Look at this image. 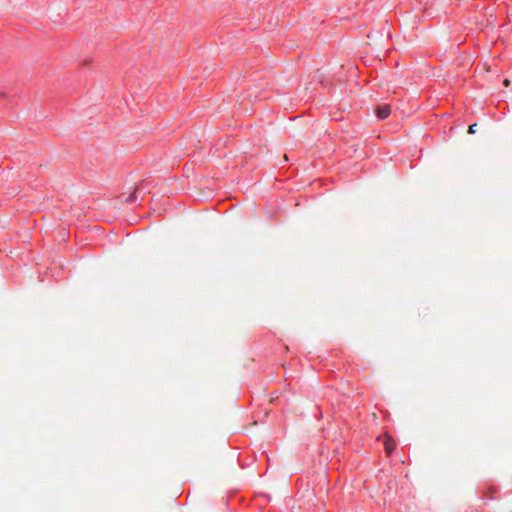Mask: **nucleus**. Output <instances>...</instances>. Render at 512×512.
Here are the masks:
<instances>
[{
    "mask_svg": "<svg viewBox=\"0 0 512 512\" xmlns=\"http://www.w3.org/2000/svg\"><path fill=\"white\" fill-rule=\"evenodd\" d=\"M376 113L379 119H386L391 113V108L389 105L380 106L377 108Z\"/></svg>",
    "mask_w": 512,
    "mask_h": 512,
    "instance_id": "nucleus-1",
    "label": "nucleus"
},
{
    "mask_svg": "<svg viewBox=\"0 0 512 512\" xmlns=\"http://www.w3.org/2000/svg\"><path fill=\"white\" fill-rule=\"evenodd\" d=\"M384 437H385V441H384L385 451L389 455L393 452V450L395 448V443H394V440L390 436L385 435Z\"/></svg>",
    "mask_w": 512,
    "mask_h": 512,
    "instance_id": "nucleus-2",
    "label": "nucleus"
},
{
    "mask_svg": "<svg viewBox=\"0 0 512 512\" xmlns=\"http://www.w3.org/2000/svg\"><path fill=\"white\" fill-rule=\"evenodd\" d=\"M476 127H477V123L470 125L468 128V133L474 134L476 132Z\"/></svg>",
    "mask_w": 512,
    "mask_h": 512,
    "instance_id": "nucleus-3",
    "label": "nucleus"
},
{
    "mask_svg": "<svg viewBox=\"0 0 512 512\" xmlns=\"http://www.w3.org/2000/svg\"><path fill=\"white\" fill-rule=\"evenodd\" d=\"M503 84L508 87L510 85V81L508 79H505Z\"/></svg>",
    "mask_w": 512,
    "mask_h": 512,
    "instance_id": "nucleus-4",
    "label": "nucleus"
},
{
    "mask_svg": "<svg viewBox=\"0 0 512 512\" xmlns=\"http://www.w3.org/2000/svg\"><path fill=\"white\" fill-rule=\"evenodd\" d=\"M4 96H5V94H4V93H0V97H4Z\"/></svg>",
    "mask_w": 512,
    "mask_h": 512,
    "instance_id": "nucleus-5",
    "label": "nucleus"
}]
</instances>
